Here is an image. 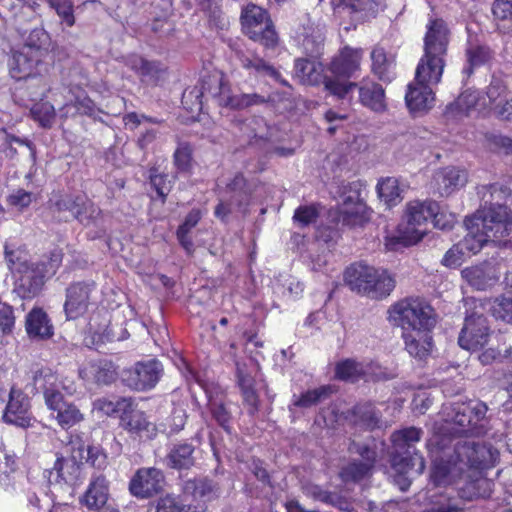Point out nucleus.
Wrapping results in <instances>:
<instances>
[{"label":"nucleus","mask_w":512,"mask_h":512,"mask_svg":"<svg viewBox=\"0 0 512 512\" xmlns=\"http://www.w3.org/2000/svg\"><path fill=\"white\" fill-rule=\"evenodd\" d=\"M335 375L338 379L355 382L362 377H371L376 380L386 378L385 372L376 364H367L357 362L352 359H346L339 362L335 368Z\"/></svg>","instance_id":"412c9836"},{"label":"nucleus","mask_w":512,"mask_h":512,"mask_svg":"<svg viewBox=\"0 0 512 512\" xmlns=\"http://www.w3.org/2000/svg\"><path fill=\"white\" fill-rule=\"evenodd\" d=\"M41 58L39 55L31 53L29 49L21 48L14 52L9 64L11 76L16 80L30 78Z\"/></svg>","instance_id":"c85d7f7f"},{"label":"nucleus","mask_w":512,"mask_h":512,"mask_svg":"<svg viewBox=\"0 0 512 512\" xmlns=\"http://www.w3.org/2000/svg\"><path fill=\"white\" fill-rule=\"evenodd\" d=\"M149 180L157 194L164 200L172 188V181L166 173L160 172L158 168L149 169Z\"/></svg>","instance_id":"69168bd1"},{"label":"nucleus","mask_w":512,"mask_h":512,"mask_svg":"<svg viewBox=\"0 0 512 512\" xmlns=\"http://www.w3.org/2000/svg\"><path fill=\"white\" fill-rule=\"evenodd\" d=\"M476 308L490 311L496 318L512 324V298L501 296L491 299H474L471 302Z\"/></svg>","instance_id":"c9c22d12"},{"label":"nucleus","mask_w":512,"mask_h":512,"mask_svg":"<svg viewBox=\"0 0 512 512\" xmlns=\"http://www.w3.org/2000/svg\"><path fill=\"white\" fill-rule=\"evenodd\" d=\"M208 78L203 79L201 86H194L191 89H187L183 92L182 96V102L184 104L191 103V106H189V109H201L203 104V98L209 96L208 94Z\"/></svg>","instance_id":"e2e57ef3"},{"label":"nucleus","mask_w":512,"mask_h":512,"mask_svg":"<svg viewBox=\"0 0 512 512\" xmlns=\"http://www.w3.org/2000/svg\"><path fill=\"white\" fill-rule=\"evenodd\" d=\"M344 280L351 290L374 299L388 296L395 287V280L386 270L363 263L349 266L345 270Z\"/></svg>","instance_id":"20e7f679"},{"label":"nucleus","mask_w":512,"mask_h":512,"mask_svg":"<svg viewBox=\"0 0 512 512\" xmlns=\"http://www.w3.org/2000/svg\"><path fill=\"white\" fill-rule=\"evenodd\" d=\"M331 392L330 387L322 386L296 397L294 395L293 405L300 408H309L319 403L322 399L326 398Z\"/></svg>","instance_id":"052dcab7"},{"label":"nucleus","mask_w":512,"mask_h":512,"mask_svg":"<svg viewBox=\"0 0 512 512\" xmlns=\"http://www.w3.org/2000/svg\"><path fill=\"white\" fill-rule=\"evenodd\" d=\"M193 148L188 142H180L174 152L173 162L180 172H187L192 165Z\"/></svg>","instance_id":"0e129e2a"},{"label":"nucleus","mask_w":512,"mask_h":512,"mask_svg":"<svg viewBox=\"0 0 512 512\" xmlns=\"http://www.w3.org/2000/svg\"><path fill=\"white\" fill-rule=\"evenodd\" d=\"M431 329L402 332L406 351L415 358L423 359L429 355L432 348Z\"/></svg>","instance_id":"c756f323"},{"label":"nucleus","mask_w":512,"mask_h":512,"mask_svg":"<svg viewBox=\"0 0 512 512\" xmlns=\"http://www.w3.org/2000/svg\"><path fill=\"white\" fill-rule=\"evenodd\" d=\"M467 283L477 290H486L497 281L493 268L489 264L467 267L461 272Z\"/></svg>","instance_id":"7c9ffc66"},{"label":"nucleus","mask_w":512,"mask_h":512,"mask_svg":"<svg viewBox=\"0 0 512 512\" xmlns=\"http://www.w3.org/2000/svg\"><path fill=\"white\" fill-rule=\"evenodd\" d=\"M443 413L445 421L449 425L448 431L455 434H471L472 435V416L469 413L466 403H452L445 406Z\"/></svg>","instance_id":"393cba45"},{"label":"nucleus","mask_w":512,"mask_h":512,"mask_svg":"<svg viewBox=\"0 0 512 512\" xmlns=\"http://www.w3.org/2000/svg\"><path fill=\"white\" fill-rule=\"evenodd\" d=\"M71 456H58L54 462L53 468L49 471V480L57 483L74 485L80 477L81 460L84 459L85 446L79 441H71Z\"/></svg>","instance_id":"f8f14e48"},{"label":"nucleus","mask_w":512,"mask_h":512,"mask_svg":"<svg viewBox=\"0 0 512 512\" xmlns=\"http://www.w3.org/2000/svg\"><path fill=\"white\" fill-rule=\"evenodd\" d=\"M359 92L360 103L375 111L382 112L386 109V98L383 87L371 80L363 79L356 83Z\"/></svg>","instance_id":"bb28decb"},{"label":"nucleus","mask_w":512,"mask_h":512,"mask_svg":"<svg viewBox=\"0 0 512 512\" xmlns=\"http://www.w3.org/2000/svg\"><path fill=\"white\" fill-rule=\"evenodd\" d=\"M32 380L36 389H41L44 394L45 403L50 394L57 395L60 400H64V391L62 390L63 381L60 380L48 367H37L32 370Z\"/></svg>","instance_id":"cd10ccee"},{"label":"nucleus","mask_w":512,"mask_h":512,"mask_svg":"<svg viewBox=\"0 0 512 512\" xmlns=\"http://www.w3.org/2000/svg\"><path fill=\"white\" fill-rule=\"evenodd\" d=\"M362 58V49L344 47L340 53L331 60L327 69L331 73L332 79L348 81L349 78L353 77L355 73L360 70Z\"/></svg>","instance_id":"f3484780"},{"label":"nucleus","mask_w":512,"mask_h":512,"mask_svg":"<svg viewBox=\"0 0 512 512\" xmlns=\"http://www.w3.org/2000/svg\"><path fill=\"white\" fill-rule=\"evenodd\" d=\"M208 409L212 418L227 432H230L232 413L222 396H208Z\"/></svg>","instance_id":"c03bdc74"},{"label":"nucleus","mask_w":512,"mask_h":512,"mask_svg":"<svg viewBox=\"0 0 512 512\" xmlns=\"http://www.w3.org/2000/svg\"><path fill=\"white\" fill-rule=\"evenodd\" d=\"M29 408L28 397L20 390L12 388L8 393V402L5 404L2 418L6 423L27 427L31 420Z\"/></svg>","instance_id":"aec40b11"},{"label":"nucleus","mask_w":512,"mask_h":512,"mask_svg":"<svg viewBox=\"0 0 512 512\" xmlns=\"http://www.w3.org/2000/svg\"><path fill=\"white\" fill-rule=\"evenodd\" d=\"M240 129L250 140H267L271 136L270 127L261 116L245 120Z\"/></svg>","instance_id":"a18cd8bd"},{"label":"nucleus","mask_w":512,"mask_h":512,"mask_svg":"<svg viewBox=\"0 0 512 512\" xmlns=\"http://www.w3.org/2000/svg\"><path fill=\"white\" fill-rule=\"evenodd\" d=\"M372 72L382 81L391 82L395 77L394 60L388 57L381 47L373 48L371 52Z\"/></svg>","instance_id":"ea45409f"},{"label":"nucleus","mask_w":512,"mask_h":512,"mask_svg":"<svg viewBox=\"0 0 512 512\" xmlns=\"http://www.w3.org/2000/svg\"><path fill=\"white\" fill-rule=\"evenodd\" d=\"M208 82L209 96L216 99L220 106L234 109L237 95L233 94L229 82L222 76H209Z\"/></svg>","instance_id":"e433bc0d"},{"label":"nucleus","mask_w":512,"mask_h":512,"mask_svg":"<svg viewBox=\"0 0 512 512\" xmlns=\"http://www.w3.org/2000/svg\"><path fill=\"white\" fill-rule=\"evenodd\" d=\"M132 402L130 398H117L115 401L107 398H100L94 402V408L104 414L111 416L119 413H126L131 408Z\"/></svg>","instance_id":"4d7b16f0"},{"label":"nucleus","mask_w":512,"mask_h":512,"mask_svg":"<svg viewBox=\"0 0 512 512\" xmlns=\"http://www.w3.org/2000/svg\"><path fill=\"white\" fill-rule=\"evenodd\" d=\"M377 192L382 201L391 207L402 200L399 182L394 177L383 179L377 185Z\"/></svg>","instance_id":"de8ad7c7"},{"label":"nucleus","mask_w":512,"mask_h":512,"mask_svg":"<svg viewBox=\"0 0 512 512\" xmlns=\"http://www.w3.org/2000/svg\"><path fill=\"white\" fill-rule=\"evenodd\" d=\"M48 40V34L42 28H35L28 35L22 48L29 49L31 53L42 57L46 51Z\"/></svg>","instance_id":"680f3d73"},{"label":"nucleus","mask_w":512,"mask_h":512,"mask_svg":"<svg viewBox=\"0 0 512 512\" xmlns=\"http://www.w3.org/2000/svg\"><path fill=\"white\" fill-rule=\"evenodd\" d=\"M15 271L19 273L16 279V290L19 295L23 298L37 295L47 277L45 264L22 262L15 268Z\"/></svg>","instance_id":"2eb2a0df"},{"label":"nucleus","mask_w":512,"mask_h":512,"mask_svg":"<svg viewBox=\"0 0 512 512\" xmlns=\"http://www.w3.org/2000/svg\"><path fill=\"white\" fill-rule=\"evenodd\" d=\"M431 480L436 486L450 484L468 470L481 471L495 465L498 451L490 444L470 439L435 436Z\"/></svg>","instance_id":"f257e3e1"},{"label":"nucleus","mask_w":512,"mask_h":512,"mask_svg":"<svg viewBox=\"0 0 512 512\" xmlns=\"http://www.w3.org/2000/svg\"><path fill=\"white\" fill-rule=\"evenodd\" d=\"M108 484L104 476L99 475L91 480L85 494L81 498L89 509H103L108 500Z\"/></svg>","instance_id":"72a5a7b5"},{"label":"nucleus","mask_w":512,"mask_h":512,"mask_svg":"<svg viewBox=\"0 0 512 512\" xmlns=\"http://www.w3.org/2000/svg\"><path fill=\"white\" fill-rule=\"evenodd\" d=\"M128 65L132 70L147 80L155 81L158 78V74L160 72L158 63L147 61L146 59L137 55L131 56L129 58Z\"/></svg>","instance_id":"6e6d98bb"},{"label":"nucleus","mask_w":512,"mask_h":512,"mask_svg":"<svg viewBox=\"0 0 512 512\" xmlns=\"http://www.w3.org/2000/svg\"><path fill=\"white\" fill-rule=\"evenodd\" d=\"M357 452L362 460L351 462L342 468L340 476L344 481H359L369 475L374 467L377 457L375 450L368 446H361Z\"/></svg>","instance_id":"b1692460"},{"label":"nucleus","mask_w":512,"mask_h":512,"mask_svg":"<svg viewBox=\"0 0 512 512\" xmlns=\"http://www.w3.org/2000/svg\"><path fill=\"white\" fill-rule=\"evenodd\" d=\"M300 37H302V48L308 56L316 58L322 53L324 35L320 29L314 27L304 28L303 33L299 35Z\"/></svg>","instance_id":"37998d69"},{"label":"nucleus","mask_w":512,"mask_h":512,"mask_svg":"<svg viewBox=\"0 0 512 512\" xmlns=\"http://www.w3.org/2000/svg\"><path fill=\"white\" fill-rule=\"evenodd\" d=\"M122 423L125 429L137 434L144 431L148 432L151 425L142 411L131 410L130 408L127 409L126 413H123Z\"/></svg>","instance_id":"5fc2aeb1"},{"label":"nucleus","mask_w":512,"mask_h":512,"mask_svg":"<svg viewBox=\"0 0 512 512\" xmlns=\"http://www.w3.org/2000/svg\"><path fill=\"white\" fill-rule=\"evenodd\" d=\"M423 432L419 428L408 427L395 431L391 435L393 444L392 466L401 474L415 471L421 474L425 469L424 458L417 452L415 444Z\"/></svg>","instance_id":"423d86ee"},{"label":"nucleus","mask_w":512,"mask_h":512,"mask_svg":"<svg viewBox=\"0 0 512 512\" xmlns=\"http://www.w3.org/2000/svg\"><path fill=\"white\" fill-rule=\"evenodd\" d=\"M95 290L96 283L94 281L73 282L66 288L64 312L67 319H78L88 311Z\"/></svg>","instance_id":"ddd939ff"},{"label":"nucleus","mask_w":512,"mask_h":512,"mask_svg":"<svg viewBox=\"0 0 512 512\" xmlns=\"http://www.w3.org/2000/svg\"><path fill=\"white\" fill-rule=\"evenodd\" d=\"M47 406L50 410L55 411L56 420L62 428H70L84 418L80 409L73 403L60 400L57 395L50 394L47 397Z\"/></svg>","instance_id":"a878e982"},{"label":"nucleus","mask_w":512,"mask_h":512,"mask_svg":"<svg viewBox=\"0 0 512 512\" xmlns=\"http://www.w3.org/2000/svg\"><path fill=\"white\" fill-rule=\"evenodd\" d=\"M82 196L62 195L52 204V211L58 214L61 221H69L73 218L75 211L78 209Z\"/></svg>","instance_id":"49530a36"},{"label":"nucleus","mask_w":512,"mask_h":512,"mask_svg":"<svg viewBox=\"0 0 512 512\" xmlns=\"http://www.w3.org/2000/svg\"><path fill=\"white\" fill-rule=\"evenodd\" d=\"M194 450V446L189 443H177L170 448L165 463L176 470L190 469L195 464Z\"/></svg>","instance_id":"473e14b6"},{"label":"nucleus","mask_w":512,"mask_h":512,"mask_svg":"<svg viewBox=\"0 0 512 512\" xmlns=\"http://www.w3.org/2000/svg\"><path fill=\"white\" fill-rule=\"evenodd\" d=\"M449 35L447 24L442 19H434L429 22L424 37V54L417 65L419 78L441 80L446 64Z\"/></svg>","instance_id":"7ed1b4c3"},{"label":"nucleus","mask_w":512,"mask_h":512,"mask_svg":"<svg viewBox=\"0 0 512 512\" xmlns=\"http://www.w3.org/2000/svg\"><path fill=\"white\" fill-rule=\"evenodd\" d=\"M237 383L243 397V402L248 406V413L250 415H254L259 408V397L254 388V378L249 373L238 367Z\"/></svg>","instance_id":"58836bf2"},{"label":"nucleus","mask_w":512,"mask_h":512,"mask_svg":"<svg viewBox=\"0 0 512 512\" xmlns=\"http://www.w3.org/2000/svg\"><path fill=\"white\" fill-rule=\"evenodd\" d=\"M466 55L469 66L464 68V72L467 75H470L473 73V68L481 66L489 61L491 58V51L486 46L474 45L467 49Z\"/></svg>","instance_id":"bf43d9fd"},{"label":"nucleus","mask_w":512,"mask_h":512,"mask_svg":"<svg viewBox=\"0 0 512 512\" xmlns=\"http://www.w3.org/2000/svg\"><path fill=\"white\" fill-rule=\"evenodd\" d=\"M80 377L88 382L108 385L117 378V371L111 361L98 360L84 364L79 370Z\"/></svg>","instance_id":"5701e85b"},{"label":"nucleus","mask_w":512,"mask_h":512,"mask_svg":"<svg viewBox=\"0 0 512 512\" xmlns=\"http://www.w3.org/2000/svg\"><path fill=\"white\" fill-rule=\"evenodd\" d=\"M303 493L314 500L335 506L341 510L348 509L347 501L336 493L323 490L319 485L307 483L303 485Z\"/></svg>","instance_id":"79ce46f5"},{"label":"nucleus","mask_w":512,"mask_h":512,"mask_svg":"<svg viewBox=\"0 0 512 512\" xmlns=\"http://www.w3.org/2000/svg\"><path fill=\"white\" fill-rule=\"evenodd\" d=\"M443 213L439 212V205L435 201H412L407 204L406 219L404 225L407 229L411 227L422 229L421 226L428 220H432L435 227L442 230L451 229L456 221L455 216H450L446 222H441Z\"/></svg>","instance_id":"9b49d317"},{"label":"nucleus","mask_w":512,"mask_h":512,"mask_svg":"<svg viewBox=\"0 0 512 512\" xmlns=\"http://www.w3.org/2000/svg\"><path fill=\"white\" fill-rule=\"evenodd\" d=\"M324 71L323 64L316 60L298 58L294 63V75L304 85L317 86L323 83L325 90L338 99L347 98L355 89L356 82L332 79Z\"/></svg>","instance_id":"0eeeda50"},{"label":"nucleus","mask_w":512,"mask_h":512,"mask_svg":"<svg viewBox=\"0 0 512 512\" xmlns=\"http://www.w3.org/2000/svg\"><path fill=\"white\" fill-rule=\"evenodd\" d=\"M465 170L456 167H445L434 174L433 183L441 196H449L467 183Z\"/></svg>","instance_id":"4be33fe9"},{"label":"nucleus","mask_w":512,"mask_h":512,"mask_svg":"<svg viewBox=\"0 0 512 512\" xmlns=\"http://www.w3.org/2000/svg\"><path fill=\"white\" fill-rule=\"evenodd\" d=\"M474 299L475 298H470L465 302L467 312L464 325L458 337L460 347L472 351L484 347L488 343L490 336V328L484 316L486 310L476 308L474 304L471 303Z\"/></svg>","instance_id":"1a4fd4ad"},{"label":"nucleus","mask_w":512,"mask_h":512,"mask_svg":"<svg viewBox=\"0 0 512 512\" xmlns=\"http://www.w3.org/2000/svg\"><path fill=\"white\" fill-rule=\"evenodd\" d=\"M103 218L102 210L86 196H82L78 209L72 219L84 226H99Z\"/></svg>","instance_id":"a19ab883"},{"label":"nucleus","mask_w":512,"mask_h":512,"mask_svg":"<svg viewBox=\"0 0 512 512\" xmlns=\"http://www.w3.org/2000/svg\"><path fill=\"white\" fill-rule=\"evenodd\" d=\"M31 114L41 126L50 127L55 118V109L49 102H40L33 105Z\"/></svg>","instance_id":"774afa93"},{"label":"nucleus","mask_w":512,"mask_h":512,"mask_svg":"<svg viewBox=\"0 0 512 512\" xmlns=\"http://www.w3.org/2000/svg\"><path fill=\"white\" fill-rule=\"evenodd\" d=\"M163 372L162 364L156 359L139 361L123 370L122 381L136 391H147L156 386Z\"/></svg>","instance_id":"9d476101"},{"label":"nucleus","mask_w":512,"mask_h":512,"mask_svg":"<svg viewBox=\"0 0 512 512\" xmlns=\"http://www.w3.org/2000/svg\"><path fill=\"white\" fill-rule=\"evenodd\" d=\"M26 331L30 338L44 340L53 335V326L43 310L33 309L26 318Z\"/></svg>","instance_id":"f704fd0d"},{"label":"nucleus","mask_w":512,"mask_h":512,"mask_svg":"<svg viewBox=\"0 0 512 512\" xmlns=\"http://www.w3.org/2000/svg\"><path fill=\"white\" fill-rule=\"evenodd\" d=\"M184 491L196 499L210 500L216 495L217 488L211 480L195 479L185 482Z\"/></svg>","instance_id":"3c124183"},{"label":"nucleus","mask_w":512,"mask_h":512,"mask_svg":"<svg viewBox=\"0 0 512 512\" xmlns=\"http://www.w3.org/2000/svg\"><path fill=\"white\" fill-rule=\"evenodd\" d=\"M388 314L391 324L402 332L432 329L436 322L433 308L420 298L402 299L389 308Z\"/></svg>","instance_id":"39448f33"},{"label":"nucleus","mask_w":512,"mask_h":512,"mask_svg":"<svg viewBox=\"0 0 512 512\" xmlns=\"http://www.w3.org/2000/svg\"><path fill=\"white\" fill-rule=\"evenodd\" d=\"M353 422L366 429H373L378 425L379 416L375 407L370 403L356 405L353 410Z\"/></svg>","instance_id":"8fccbe9b"},{"label":"nucleus","mask_w":512,"mask_h":512,"mask_svg":"<svg viewBox=\"0 0 512 512\" xmlns=\"http://www.w3.org/2000/svg\"><path fill=\"white\" fill-rule=\"evenodd\" d=\"M483 189L485 206L465 219L467 234L459 242L468 256L488 244L507 246L510 243L506 238L512 233V215L506 204L500 203L508 197V190L496 184Z\"/></svg>","instance_id":"f03ea898"},{"label":"nucleus","mask_w":512,"mask_h":512,"mask_svg":"<svg viewBox=\"0 0 512 512\" xmlns=\"http://www.w3.org/2000/svg\"><path fill=\"white\" fill-rule=\"evenodd\" d=\"M237 58L243 69L256 78L269 77L280 85L289 87V83L284 79L278 69L266 59L255 53L238 52Z\"/></svg>","instance_id":"a211bd4d"},{"label":"nucleus","mask_w":512,"mask_h":512,"mask_svg":"<svg viewBox=\"0 0 512 512\" xmlns=\"http://www.w3.org/2000/svg\"><path fill=\"white\" fill-rule=\"evenodd\" d=\"M164 475L161 470L150 467L139 469L130 482V491L134 496L147 498L162 490Z\"/></svg>","instance_id":"6ab92c4d"},{"label":"nucleus","mask_w":512,"mask_h":512,"mask_svg":"<svg viewBox=\"0 0 512 512\" xmlns=\"http://www.w3.org/2000/svg\"><path fill=\"white\" fill-rule=\"evenodd\" d=\"M440 80H428L418 77V67L415 71V81L410 83L405 95L406 105L413 113L423 112L432 108L434 103V92L432 86Z\"/></svg>","instance_id":"dca6fc26"},{"label":"nucleus","mask_w":512,"mask_h":512,"mask_svg":"<svg viewBox=\"0 0 512 512\" xmlns=\"http://www.w3.org/2000/svg\"><path fill=\"white\" fill-rule=\"evenodd\" d=\"M343 197V203L340 208V214L342 216V221L344 224L347 225H353L357 222L359 219L364 206L359 201L358 195L354 193L353 195L349 196H342Z\"/></svg>","instance_id":"603ef678"},{"label":"nucleus","mask_w":512,"mask_h":512,"mask_svg":"<svg viewBox=\"0 0 512 512\" xmlns=\"http://www.w3.org/2000/svg\"><path fill=\"white\" fill-rule=\"evenodd\" d=\"M470 415L472 416V435L480 436L487 433L486 414L487 405L482 401H469L466 403Z\"/></svg>","instance_id":"09e8293b"},{"label":"nucleus","mask_w":512,"mask_h":512,"mask_svg":"<svg viewBox=\"0 0 512 512\" xmlns=\"http://www.w3.org/2000/svg\"><path fill=\"white\" fill-rule=\"evenodd\" d=\"M0 138L2 141L0 144V152L7 158L14 159L18 155H28L31 158H35L33 143L28 139L8 134L5 130H3Z\"/></svg>","instance_id":"2f4dec72"},{"label":"nucleus","mask_w":512,"mask_h":512,"mask_svg":"<svg viewBox=\"0 0 512 512\" xmlns=\"http://www.w3.org/2000/svg\"><path fill=\"white\" fill-rule=\"evenodd\" d=\"M243 33L251 40L260 43L266 49L278 45V35L268 13L255 4H248L241 13Z\"/></svg>","instance_id":"6e6552de"},{"label":"nucleus","mask_w":512,"mask_h":512,"mask_svg":"<svg viewBox=\"0 0 512 512\" xmlns=\"http://www.w3.org/2000/svg\"><path fill=\"white\" fill-rule=\"evenodd\" d=\"M508 91L504 81L493 77L486 91V100L488 106L493 109L499 104V101H504L507 97Z\"/></svg>","instance_id":"338daca9"},{"label":"nucleus","mask_w":512,"mask_h":512,"mask_svg":"<svg viewBox=\"0 0 512 512\" xmlns=\"http://www.w3.org/2000/svg\"><path fill=\"white\" fill-rule=\"evenodd\" d=\"M245 185V178L242 175H236L228 186L233 193L230 199L240 210H244L249 204L250 192Z\"/></svg>","instance_id":"13d9d810"},{"label":"nucleus","mask_w":512,"mask_h":512,"mask_svg":"<svg viewBox=\"0 0 512 512\" xmlns=\"http://www.w3.org/2000/svg\"><path fill=\"white\" fill-rule=\"evenodd\" d=\"M488 107L487 100L478 90L466 89L456 100L449 103L444 116L449 121H457L463 117L480 114Z\"/></svg>","instance_id":"4468645a"},{"label":"nucleus","mask_w":512,"mask_h":512,"mask_svg":"<svg viewBox=\"0 0 512 512\" xmlns=\"http://www.w3.org/2000/svg\"><path fill=\"white\" fill-rule=\"evenodd\" d=\"M492 493V483L484 477L466 482L462 488V497L467 499L488 498Z\"/></svg>","instance_id":"864d4df0"},{"label":"nucleus","mask_w":512,"mask_h":512,"mask_svg":"<svg viewBox=\"0 0 512 512\" xmlns=\"http://www.w3.org/2000/svg\"><path fill=\"white\" fill-rule=\"evenodd\" d=\"M425 233V229L411 227V230H409L404 225H401L396 235L386 236L385 247L387 250L397 251L400 248L416 244L423 238Z\"/></svg>","instance_id":"4c0bfd02"}]
</instances>
